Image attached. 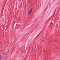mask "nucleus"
<instances>
[{
	"label": "nucleus",
	"mask_w": 60,
	"mask_h": 60,
	"mask_svg": "<svg viewBox=\"0 0 60 60\" xmlns=\"http://www.w3.org/2000/svg\"><path fill=\"white\" fill-rule=\"evenodd\" d=\"M33 11V8H31V9L28 12L29 14H30L31 12H32V11Z\"/></svg>",
	"instance_id": "nucleus-1"
},
{
	"label": "nucleus",
	"mask_w": 60,
	"mask_h": 60,
	"mask_svg": "<svg viewBox=\"0 0 60 60\" xmlns=\"http://www.w3.org/2000/svg\"><path fill=\"white\" fill-rule=\"evenodd\" d=\"M1 57H0V60H1Z\"/></svg>",
	"instance_id": "nucleus-2"
}]
</instances>
